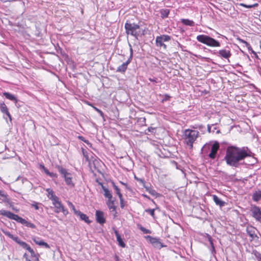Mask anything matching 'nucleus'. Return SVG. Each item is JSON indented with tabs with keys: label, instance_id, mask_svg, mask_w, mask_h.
Instances as JSON below:
<instances>
[{
	"label": "nucleus",
	"instance_id": "f257e3e1",
	"mask_svg": "<svg viewBox=\"0 0 261 261\" xmlns=\"http://www.w3.org/2000/svg\"><path fill=\"white\" fill-rule=\"evenodd\" d=\"M251 151L247 147H238L235 146H229L226 150V154L224 156L227 165L234 167L239 168L244 164L242 162L246 158L250 156Z\"/></svg>",
	"mask_w": 261,
	"mask_h": 261
},
{
	"label": "nucleus",
	"instance_id": "f03ea898",
	"mask_svg": "<svg viewBox=\"0 0 261 261\" xmlns=\"http://www.w3.org/2000/svg\"><path fill=\"white\" fill-rule=\"evenodd\" d=\"M199 133L198 131L187 129L183 133L184 139L186 144L192 149L193 147V143L198 137Z\"/></svg>",
	"mask_w": 261,
	"mask_h": 261
},
{
	"label": "nucleus",
	"instance_id": "7ed1b4c3",
	"mask_svg": "<svg viewBox=\"0 0 261 261\" xmlns=\"http://www.w3.org/2000/svg\"><path fill=\"white\" fill-rule=\"evenodd\" d=\"M198 41L210 47H219L220 43L212 37L205 35H199L196 37Z\"/></svg>",
	"mask_w": 261,
	"mask_h": 261
},
{
	"label": "nucleus",
	"instance_id": "20e7f679",
	"mask_svg": "<svg viewBox=\"0 0 261 261\" xmlns=\"http://www.w3.org/2000/svg\"><path fill=\"white\" fill-rule=\"evenodd\" d=\"M124 28L125 29L126 33L127 35H130L136 38L140 34V32L139 31L140 26L134 23H130L128 21H126L125 23Z\"/></svg>",
	"mask_w": 261,
	"mask_h": 261
},
{
	"label": "nucleus",
	"instance_id": "39448f33",
	"mask_svg": "<svg viewBox=\"0 0 261 261\" xmlns=\"http://www.w3.org/2000/svg\"><path fill=\"white\" fill-rule=\"evenodd\" d=\"M0 214L4 216H6L10 219L14 220L17 222L20 223L21 224L24 225L25 222V220L23 219L22 218L19 217L17 215L14 214V213L5 210H2L0 211Z\"/></svg>",
	"mask_w": 261,
	"mask_h": 261
},
{
	"label": "nucleus",
	"instance_id": "423d86ee",
	"mask_svg": "<svg viewBox=\"0 0 261 261\" xmlns=\"http://www.w3.org/2000/svg\"><path fill=\"white\" fill-rule=\"evenodd\" d=\"M250 211L251 215L256 221L261 222V210L259 207L255 205H251Z\"/></svg>",
	"mask_w": 261,
	"mask_h": 261
},
{
	"label": "nucleus",
	"instance_id": "0eeeda50",
	"mask_svg": "<svg viewBox=\"0 0 261 261\" xmlns=\"http://www.w3.org/2000/svg\"><path fill=\"white\" fill-rule=\"evenodd\" d=\"M220 147L219 143L216 141L211 147V152L208 154V156L211 159H214L216 158L217 151Z\"/></svg>",
	"mask_w": 261,
	"mask_h": 261
},
{
	"label": "nucleus",
	"instance_id": "6e6552de",
	"mask_svg": "<svg viewBox=\"0 0 261 261\" xmlns=\"http://www.w3.org/2000/svg\"><path fill=\"white\" fill-rule=\"evenodd\" d=\"M147 240H149V241L155 247L157 248H161L164 246L162 245V243L159 241V239L156 238H153L150 236H147L146 237Z\"/></svg>",
	"mask_w": 261,
	"mask_h": 261
},
{
	"label": "nucleus",
	"instance_id": "1a4fd4ad",
	"mask_svg": "<svg viewBox=\"0 0 261 261\" xmlns=\"http://www.w3.org/2000/svg\"><path fill=\"white\" fill-rule=\"evenodd\" d=\"M217 56L219 57L228 60L231 56V54L229 49L225 48L219 50L218 52Z\"/></svg>",
	"mask_w": 261,
	"mask_h": 261
},
{
	"label": "nucleus",
	"instance_id": "9d476101",
	"mask_svg": "<svg viewBox=\"0 0 261 261\" xmlns=\"http://www.w3.org/2000/svg\"><path fill=\"white\" fill-rule=\"evenodd\" d=\"M56 167L58 169V171L61 174L62 177L64 178V180H65L66 178H72L71 174L68 172L65 168L59 165L57 166Z\"/></svg>",
	"mask_w": 261,
	"mask_h": 261
},
{
	"label": "nucleus",
	"instance_id": "9b49d317",
	"mask_svg": "<svg viewBox=\"0 0 261 261\" xmlns=\"http://www.w3.org/2000/svg\"><path fill=\"white\" fill-rule=\"evenodd\" d=\"M96 221L100 224H103L106 222V219L104 217V213L100 211H96L95 213Z\"/></svg>",
	"mask_w": 261,
	"mask_h": 261
},
{
	"label": "nucleus",
	"instance_id": "f8f14e48",
	"mask_svg": "<svg viewBox=\"0 0 261 261\" xmlns=\"http://www.w3.org/2000/svg\"><path fill=\"white\" fill-rule=\"evenodd\" d=\"M0 110L2 113L6 115L8 117L9 121L11 122L12 120L11 115L9 112L8 108L4 102L0 103Z\"/></svg>",
	"mask_w": 261,
	"mask_h": 261
},
{
	"label": "nucleus",
	"instance_id": "ddd939ff",
	"mask_svg": "<svg viewBox=\"0 0 261 261\" xmlns=\"http://www.w3.org/2000/svg\"><path fill=\"white\" fill-rule=\"evenodd\" d=\"M130 62L131 61L127 59V60L125 62L123 63L117 67L116 71L121 73L124 72L127 69L128 65Z\"/></svg>",
	"mask_w": 261,
	"mask_h": 261
},
{
	"label": "nucleus",
	"instance_id": "4468645a",
	"mask_svg": "<svg viewBox=\"0 0 261 261\" xmlns=\"http://www.w3.org/2000/svg\"><path fill=\"white\" fill-rule=\"evenodd\" d=\"M114 233L116 237L117 241L118 242L119 246L122 248H124L125 247V244L123 241V239L121 237V236L119 233L118 231L115 228H113Z\"/></svg>",
	"mask_w": 261,
	"mask_h": 261
},
{
	"label": "nucleus",
	"instance_id": "2eb2a0df",
	"mask_svg": "<svg viewBox=\"0 0 261 261\" xmlns=\"http://www.w3.org/2000/svg\"><path fill=\"white\" fill-rule=\"evenodd\" d=\"M255 228L251 226L250 227H247L246 228V232L247 234L251 237L252 239H255V238H257L258 237L255 234Z\"/></svg>",
	"mask_w": 261,
	"mask_h": 261
},
{
	"label": "nucleus",
	"instance_id": "dca6fc26",
	"mask_svg": "<svg viewBox=\"0 0 261 261\" xmlns=\"http://www.w3.org/2000/svg\"><path fill=\"white\" fill-rule=\"evenodd\" d=\"M75 215L77 216L80 217L82 220L84 221L87 224H90L91 223V221L89 220V217L81 211H76Z\"/></svg>",
	"mask_w": 261,
	"mask_h": 261
},
{
	"label": "nucleus",
	"instance_id": "f3484780",
	"mask_svg": "<svg viewBox=\"0 0 261 261\" xmlns=\"http://www.w3.org/2000/svg\"><path fill=\"white\" fill-rule=\"evenodd\" d=\"M32 240L37 245H39L40 246H44L46 248H50L49 245L47 243L44 242L43 240H40L39 238L34 237L32 239Z\"/></svg>",
	"mask_w": 261,
	"mask_h": 261
},
{
	"label": "nucleus",
	"instance_id": "a211bd4d",
	"mask_svg": "<svg viewBox=\"0 0 261 261\" xmlns=\"http://www.w3.org/2000/svg\"><path fill=\"white\" fill-rule=\"evenodd\" d=\"M54 206L55 207V212L56 213H59L61 211L64 214H65V213H68V211L64 208V206L61 203V202H60L59 204L55 205Z\"/></svg>",
	"mask_w": 261,
	"mask_h": 261
},
{
	"label": "nucleus",
	"instance_id": "6ab92c4d",
	"mask_svg": "<svg viewBox=\"0 0 261 261\" xmlns=\"http://www.w3.org/2000/svg\"><path fill=\"white\" fill-rule=\"evenodd\" d=\"M115 199H108V200L107 202V205L108 207H109V210L112 211L114 212L116 211V206L114 205V201Z\"/></svg>",
	"mask_w": 261,
	"mask_h": 261
},
{
	"label": "nucleus",
	"instance_id": "aec40b11",
	"mask_svg": "<svg viewBox=\"0 0 261 261\" xmlns=\"http://www.w3.org/2000/svg\"><path fill=\"white\" fill-rule=\"evenodd\" d=\"M261 199V190L255 191L252 195V200L257 202Z\"/></svg>",
	"mask_w": 261,
	"mask_h": 261
},
{
	"label": "nucleus",
	"instance_id": "412c9836",
	"mask_svg": "<svg viewBox=\"0 0 261 261\" xmlns=\"http://www.w3.org/2000/svg\"><path fill=\"white\" fill-rule=\"evenodd\" d=\"M213 200L215 203L219 205L220 207H222L225 205V202L221 200L217 196L214 195L213 196Z\"/></svg>",
	"mask_w": 261,
	"mask_h": 261
},
{
	"label": "nucleus",
	"instance_id": "4be33fe9",
	"mask_svg": "<svg viewBox=\"0 0 261 261\" xmlns=\"http://www.w3.org/2000/svg\"><path fill=\"white\" fill-rule=\"evenodd\" d=\"M102 189L104 191L103 195L106 198H108V199H112V195L111 192L108 189L106 188L105 186H103L101 184Z\"/></svg>",
	"mask_w": 261,
	"mask_h": 261
},
{
	"label": "nucleus",
	"instance_id": "5701e85b",
	"mask_svg": "<svg viewBox=\"0 0 261 261\" xmlns=\"http://www.w3.org/2000/svg\"><path fill=\"white\" fill-rule=\"evenodd\" d=\"M161 14V17L162 19L167 18L170 13V10L167 9H162L160 11Z\"/></svg>",
	"mask_w": 261,
	"mask_h": 261
},
{
	"label": "nucleus",
	"instance_id": "b1692460",
	"mask_svg": "<svg viewBox=\"0 0 261 261\" xmlns=\"http://www.w3.org/2000/svg\"><path fill=\"white\" fill-rule=\"evenodd\" d=\"M3 95L6 97V98L16 102L17 101V98L15 96L9 92H4Z\"/></svg>",
	"mask_w": 261,
	"mask_h": 261
},
{
	"label": "nucleus",
	"instance_id": "393cba45",
	"mask_svg": "<svg viewBox=\"0 0 261 261\" xmlns=\"http://www.w3.org/2000/svg\"><path fill=\"white\" fill-rule=\"evenodd\" d=\"M181 22L183 24L190 27H193L195 24L193 20H191L188 19H181Z\"/></svg>",
	"mask_w": 261,
	"mask_h": 261
},
{
	"label": "nucleus",
	"instance_id": "a878e982",
	"mask_svg": "<svg viewBox=\"0 0 261 261\" xmlns=\"http://www.w3.org/2000/svg\"><path fill=\"white\" fill-rule=\"evenodd\" d=\"M155 41L157 46L163 47L164 49L166 48V45L164 43V41H163L158 36L156 38Z\"/></svg>",
	"mask_w": 261,
	"mask_h": 261
},
{
	"label": "nucleus",
	"instance_id": "bb28decb",
	"mask_svg": "<svg viewBox=\"0 0 261 261\" xmlns=\"http://www.w3.org/2000/svg\"><path fill=\"white\" fill-rule=\"evenodd\" d=\"M144 188L146 189V190L152 196H156L158 193L156 192L155 190L152 189L151 188H150L149 187L144 186Z\"/></svg>",
	"mask_w": 261,
	"mask_h": 261
},
{
	"label": "nucleus",
	"instance_id": "cd10ccee",
	"mask_svg": "<svg viewBox=\"0 0 261 261\" xmlns=\"http://www.w3.org/2000/svg\"><path fill=\"white\" fill-rule=\"evenodd\" d=\"M65 181L66 185L69 187L71 188H73L74 187V184L72 182V178H66Z\"/></svg>",
	"mask_w": 261,
	"mask_h": 261
},
{
	"label": "nucleus",
	"instance_id": "c85d7f7f",
	"mask_svg": "<svg viewBox=\"0 0 261 261\" xmlns=\"http://www.w3.org/2000/svg\"><path fill=\"white\" fill-rule=\"evenodd\" d=\"M46 191L48 193L47 197L49 199L53 198L52 196H56V195L54 194L53 190L50 188L46 189Z\"/></svg>",
	"mask_w": 261,
	"mask_h": 261
},
{
	"label": "nucleus",
	"instance_id": "c756f323",
	"mask_svg": "<svg viewBox=\"0 0 261 261\" xmlns=\"http://www.w3.org/2000/svg\"><path fill=\"white\" fill-rule=\"evenodd\" d=\"M158 37L164 42L168 41L171 39V37L167 35H163Z\"/></svg>",
	"mask_w": 261,
	"mask_h": 261
},
{
	"label": "nucleus",
	"instance_id": "7c9ffc66",
	"mask_svg": "<svg viewBox=\"0 0 261 261\" xmlns=\"http://www.w3.org/2000/svg\"><path fill=\"white\" fill-rule=\"evenodd\" d=\"M112 184L113 185V187L116 191V193L118 195L119 198H121V197H122V194L121 193L119 188L116 185H115L114 182H113Z\"/></svg>",
	"mask_w": 261,
	"mask_h": 261
},
{
	"label": "nucleus",
	"instance_id": "2f4dec72",
	"mask_svg": "<svg viewBox=\"0 0 261 261\" xmlns=\"http://www.w3.org/2000/svg\"><path fill=\"white\" fill-rule=\"evenodd\" d=\"M53 198H51L50 200L52 201L53 204L55 206V205H57L58 204H59L61 201H59V198L57 196H52Z\"/></svg>",
	"mask_w": 261,
	"mask_h": 261
},
{
	"label": "nucleus",
	"instance_id": "473e14b6",
	"mask_svg": "<svg viewBox=\"0 0 261 261\" xmlns=\"http://www.w3.org/2000/svg\"><path fill=\"white\" fill-rule=\"evenodd\" d=\"M3 198L2 201L5 203H9L10 202V199L7 194H5L2 197Z\"/></svg>",
	"mask_w": 261,
	"mask_h": 261
},
{
	"label": "nucleus",
	"instance_id": "72a5a7b5",
	"mask_svg": "<svg viewBox=\"0 0 261 261\" xmlns=\"http://www.w3.org/2000/svg\"><path fill=\"white\" fill-rule=\"evenodd\" d=\"M19 244L24 249H27V250L29 249V248L30 247V246L25 242L21 241V242H19Z\"/></svg>",
	"mask_w": 261,
	"mask_h": 261
},
{
	"label": "nucleus",
	"instance_id": "f704fd0d",
	"mask_svg": "<svg viewBox=\"0 0 261 261\" xmlns=\"http://www.w3.org/2000/svg\"><path fill=\"white\" fill-rule=\"evenodd\" d=\"M24 225L27 227H31L32 228H36V226L35 224H34L33 223H32L30 222H28L27 221H25V223L24 224Z\"/></svg>",
	"mask_w": 261,
	"mask_h": 261
},
{
	"label": "nucleus",
	"instance_id": "c9c22d12",
	"mask_svg": "<svg viewBox=\"0 0 261 261\" xmlns=\"http://www.w3.org/2000/svg\"><path fill=\"white\" fill-rule=\"evenodd\" d=\"M154 211L155 209L148 208L145 210V212L149 214L152 217H154Z\"/></svg>",
	"mask_w": 261,
	"mask_h": 261
},
{
	"label": "nucleus",
	"instance_id": "e433bc0d",
	"mask_svg": "<svg viewBox=\"0 0 261 261\" xmlns=\"http://www.w3.org/2000/svg\"><path fill=\"white\" fill-rule=\"evenodd\" d=\"M140 230L143 232L145 234H147V233H151V231L149 229H146L145 228L142 227V226H141L140 227Z\"/></svg>",
	"mask_w": 261,
	"mask_h": 261
},
{
	"label": "nucleus",
	"instance_id": "4c0bfd02",
	"mask_svg": "<svg viewBox=\"0 0 261 261\" xmlns=\"http://www.w3.org/2000/svg\"><path fill=\"white\" fill-rule=\"evenodd\" d=\"M129 47H130V55H129V57L128 60L132 61V59H133V50L132 47L130 44H129Z\"/></svg>",
	"mask_w": 261,
	"mask_h": 261
},
{
	"label": "nucleus",
	"instance_id": "58836bf2",
	"mask_svg": "<svg viewBox=\"0 0 261 261\" xmlns=\"http://www.w3.org/2000/svg\"><path fill=\"white\" fill-rule=\"evenodd\" d=\"M28 251L31 253V256L32 257H36L37 256L35 254V253L34 251L33 250V249L31 248V247L30 248H29V249L28 250Z\"/></svg>",
	"mask_w": 261,
	"mask_h": 261
},
{
	"label": "nucleus",
	"instance_id": "ea45409f",
	"mask_svg": "<svg viewBox=\"0 0 261 261\" xmlns=\"http://www.w3.org/2000/svg\"><path fill=\"white\" fill-rule=\"evenodd\" d=\"M120 202V207L121 208H123L125 206L124 201L123 199V196L119 198Z\"/></svg>",
	"mask_w": 261,
	"mask_h": 261
},
{
	"label": "nucleus",
	"instance_id": "a19ab883",
	"mask_svg": "<svg viewBox=\"0 0 261 261\" xmlns=\"http://www.w3.org/2000/svg\"><path fill=\"white\" fill-rule=\"evenodd\" d=\"M12 239L18 244H19V242H21V241L20 240V239L18 237L13 236V237Z\"/></svg>",
	"mask_w": 261,
	"mask_h": 261
},
{
	"label": "nucleus",
	"instance_id": "79ce46f5",
	"mask_svg": "<svg viewBox=\"0 0 261 261\" xmlns=\"http://www.w3.org/2000/svg\"><path fill=\"white\" fill-rule=\"evenodd\" d=\"M147 131L148 132H150V133H154L155 132V127H149L148 128H147Z\"/></svg>",
	"mask_w": 261,
	"mask_h": 261
},
{
	"label": "nucleus",
	"instance_id": "37998d69",
	"mask_svg": "<svg viewBox=\"0 0 261 261\" xmlns=\"http://www.w3.org/2000/svg\"><path fill=\"white\" fill-rule=\"evenodd\" d=\"M48 176H49L50 177H53V178H57L58 177L57 174L53 173V172H50L49 173Z\"/></svg>",
	"mask_w": 261,
	"mask_h": 261
},
{
	"label": "nucleus",
	"instance_id": "c03bdc74",
	"mask_svg": "<svg viewBox=\"0 0 261 261\" xmlns=\"http://www.w3.org/2000/svg\"><path fill=\"white\" fill-rule=\"evenodd\" d=\"M38 203L34 202L32 204V206L34 207L35 208V210H38L39 208V207L38 206Z\"/></svg>",
	"mask_w": 261,
	"mask_h": 261
},
{
	"label": "nucleus",
	"instance_id": "a18cd8bd",
	"mask_svg": "<svg viewBox=\"0 0 261 261\" xmlns=\"http://www.w3.org/2000/svg\"><path fill=\"white\" fill-rule=\"evenodd\" d=\"M79 138L81 140H82V141H83V142H85L86 143H87V144H89V141H88V140H86V139H85V138L84 137H83V136H79Z\"/></svg>",
	"mask_w": 261,
	"mask_h": 261
},
{
	"label": "nucleus",
	"instance_id": "49530a36",
	"mask_svg": "<svg viewBox=\"0 0 261 261\" xmlns=\"http://www.w3.org/2000/svg\"><path fill=\"white\" fill-rule=\"evenodd\" d=\"M69 205H70L72 208L74 213L75 214V212L78 211L75 209V206L73 205V204L71 202L69 203Z\"/></svg>",
	"mask_w": 261,
	"mask_h": 261
},
{
	"label": "nucleus",
	"instance_id": "de8ad7c7",
	"mask_svg": "<svg viewBox=\"0 0 261 261\" xmlns=\"http://www.w3.org/2000/svg\"><path fill=\"white\" fill-rule=\"evenodd\" d=\"M208 241H209L211 245H212V247L213 248H214V245H213V241H212V239L210 235H208Z\"/></svg>",
	"mask_w": 261,
	"mask_h": 261
},
{
	"label": "nucleus",
	"instance_id": "09e8293b",
	"mask_svg": "<svg viewBox=\"0 0 261 261\" xmlns=\"http://www.w3.org/2000/svg\"><path fill=\"white\" fill-rule=\"evenodd\" d=\"M135 178L138 180V181L144 184H145V182H144V180L143 179H141V178H137L136 177V176L135 177Z\"/></svg>",
	"mask_w": 261,
	"mask_h": 261
},
{
	"label": "nucleus",
	"instance_id": "8fccbe9b",
	"mask_svg": "<svg viewBox=\"0 0 261 261\" xmlns=\"http://www.w3.org/2000/svg\"><path fill=\"white\" fill-rule=\"evenodd\" d=\"M95 109L96 110V111L98 113H99L101 116H102V117L103 116V113L101 110H99L98 109H97L96 108H95Z\"/></svg>",
	"mask_w": 261,
	"mask_h": 261
},
{
	"label": "nucleus",
	"instance_id": "3c124183",
	"mask_svg": "<svg viewBox=\"0 0 261 261\" xmlns=\"http://www.w3.org/2000/svg\"><path fill=\"white\" fill-rule=\"evenodd\" d=\"M149 80L151 82L157 83L156 78H149Z\"/></svg>",
	"mask_w": 261,
	"mask_h": 261
},
{
	"label": "nucleus",
	"instance_id": "603ef678",
	"mask_svg": "<svg viewBox=\"0 0 261 261\" xmlns=\"http://www.w3.org/2000/svg\"><path fill=\"white\" fill-rule=\"evenodd\" d=\"M5 234L11 239H12L14 236L13 234H11L10 232H6V233H5Z\"/></svg>",
	"mask_w": 261,
	"mask_h": 261
},
{
	"label": "nucleus",
	"instance_id": "864d4df0",
	"mask_svg": "<svg viewBox=\"0 0 261 261\" xmlns=\"http://www.w3.org/2000/svg\"><path fill=\"white\" fill-rule=\"evenodd\" d=\"M44 172L46 174H47V175H48L49 173H50V172L49 171V170L45 168L44 169H43Z\"/></svg>",
	"mask_w": 261,
	"mask_h": 261
},
{
	"label": "nucleus",
	"instance_id": "5fc2aeb1",
	"mask_svg": "<svg viewBox=\"0 0 261 261\" xmlns=\"http://www.w3.org/2000/svg\"><path fill=\"white\" fill-rule=\"evenodd\" d=\"M241 6H243V7H244L248 8H252V6H251V5H249V6H248V5H245V4H241Z\"/></svg>",
	"mask_w": 261,
	"mask_h": 261
},
{
	"label": "nucleus",
	"instance_id": "6e6d98bb",
	"mask_svg": "<svg viewBox=\"0 0 261 261\" xmlns=\"http://www.w3.org/2000/svg\"><path fill=\"white\" fill-rule=\"evenodd\" d=\"M140 120L141 121V122L142 123H145L146 122V118H140Z\"/></svg>",
	"mask_w": 261,
	"mask_h": 261
},
{
	"label": "nucleus",
	"instance_id": "4d7b16f0",
	"mask_svg": "<svg viewBox=\"0 0 261 261\" xmlns=\"http://www.w3.org/2000/svg\"><path fill=\"white\" fill-rule=\"evenodd\" d=\"M169 98H170V96L169 95H167V94H166V95H165V100H168V99H169Z\"/></svg>",
	"mask_w": 261,
	"mask_h": 261
},
{
	"label": "nucleus",
	"instance_id": "13d9d810",
	"mask_svg": "<svg viewBox=\"0 0 261 261\" xmlns=\"http://www.w3.org/2000/svg\"><path fill=\"white\" fill-rule=\"evenodd\" d=\"M5 194V193L4 191L0 190V196H1L3 197Z\"/></svg>",
	"mask_w": 261,
	"mask_h": 261
},
{
	"label": "nucleus",
	"instance_id": "bf43d9fd",
	"mask_svg": "<svg viewBox=\"0 0 261 261\" xmlns=\"http://www.w3.org/2000/svg\"><path fill=\"white\" fill-rule=\"evenodd\" d=\"M207 130L209 133L211 132V126L210 125H207Z\"/></svg>",
	"mask_w": 261,
	"mask_h": 261
},
{
	"label": "nucleus",
	"instance_id": "052dcab7",
	"mask_svg": "<svg viewBox=\"0 0 261 261\" xmlns=\"http://www.w3.org/2000/svg\"><path fill=\"white\" fill-rule=\"evenodd\" d=\"M142 196L147 199H150V197L146 194H142Z\"/></svg>",
	"mask_w": 261,
	"mask_h": 261
},
{
	"label": "nucleus",
	"instance_id": "680f3d73",
	"mask_svg": "<svg viewBox=\"0 0 261 261\" xmlns=\"http://www.w3.org/2000/svg\"><path fill=\"white\" fill-rule=\"evenodd\" d=\"M39 255L38 254L36 257H35V259L34 261H39V258H38Z\"/></svg>",
	"mask_w": 261,
	"mask_h": 261
},
{
	"label": "nucleus",
	"instance_id": "e2e57ef3",
	"mask_svg": "<svg viewBox=\"0 0 261 261\" xmlns=\"http://www.w3.org/2000/svg\"><path fill=\"white\" fill-rule=\"evenodd\" d=\"M40 167L41 169H42L43 170L45 168V166L43 165H42V164H40Z\"/></svg>",
	"mask_w": 261,
	"mask_h": 261
},
{
	"label": "nucleus",
	"instance_id": "0e129e2a",
	"mask_svg": "<svg viewBox=\"0 0 261 261\" xmlns=\"http://www.w3.org/2000/svg\"><path fill=\"white\" fill-rule=\"evenodd\" d=\"M23 257H25V258H26L27 257H28V255H27V253H24V255H23Z\"/></svg>",
	"mask_w": 261,
	"mask_h": 261
},
{
	"label": "nucleus",
	"instance_id": "69168bd1",
	"mask_svg": "<svg viewBox=\"0 0 261 261\" xmlns=\"http://www.w3.org/2000/svg\"><path fill=\"white\" fill-rule=\"evenodd\" d=\"M242 42H243L244 43H245L246 45H247V44H248V43H247L246 41H243V40H242Z\"/></svg>",
	"mask_w": 261,
	"mask_h": 261
},
{
	"label": "nucleus",
	"instance_id": "338daca9",
	"mask_svg": "<svg viewBox=\"0 0 261 261\" xmlns=\"http://www.w3.org/2000/svg\"><path fill=\"white\" fill-rule=\"evenodd\" d=\"M26 261H31V260L28 257H27Z\"/></svg>",
	"mask_w": 261,
	"mask_h": 261
},
{
	"label": "nucleus",
	"instance_id": "774afa93",
	"mask_svg": "<svg viewBox=\"0 0 261 261\" xmlns=\"http://www.w3.org/2000/svg\"><path fill=\"white\" fill-rule=\"evenodd\" d=\"M220 132V130H218L216 132V133H217V134H219Z\"/></svg>",
	"mask_w": 261,
	"mask_h": 261
}]
</instances>
